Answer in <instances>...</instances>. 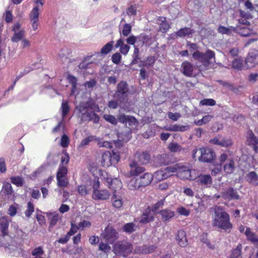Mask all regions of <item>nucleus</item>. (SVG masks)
Here are the masks:
<instances>
[{
    "label": "nucleus",
    "mask_w": 258,
    "mask_h": 258,
    "mask_svg": "<svg viewBox=\"0 0 258 258\" xmlns=\"http://www.w3.org/2000/svg\"><path fill=\"white\" fill-rule=\"evenodd\" d=\"M212 225L225 232H230L233 225L230 221L229 215L221 207L216 206L212 208Z\"/></svg>",
    "instance_id": "obj_1"
},
{
    "label": "nucleus",
    "mask_w": 258,
    "mask_h": 258,
    "mask_svg": "<svg viewBox=\"0 0 258 258\" xmlns=\"http://www.w3.org/2000/svg\"><path fill=\"white\" fill-rule=\"evenodd\" d=\"M133 249V245L130 242L120 240L114 244L112 251L116 255L125 258L132 252Z\"/></svg>",
    "instance_id": "obj_2"
},
{
    "label": "nucleus",
    "mask_w": 258,
    "mask_h": 258,
    "mask_svg": "<svg viewBox=\"0 0 258 258\" xmlns=\"http://www.w3.org/2000/svg\"><path fill=\"white\" fill-rule=\"evenodd\" d=\"M77 109L82 114L81 118L83 120H92L94 123H97L99 121V116L90 110V105L88 102L81 103Z\"/></svg>",
    "instance_id": "obj_3"
},
{
    "label": "nucleus",
    "mask_w": 258,
    "mask_h": 258,
    "mask_svg": "<svg viewBox=\"0 0 258 258\" xmlns=\"http://www.w3.org/2000/svg\"><path fill=\"white\" fill-rule=\"evenodd\" d=\"M215 53L211 50H208L205 53L196 51L192 54V57L197 60L205 66L208 67L212 62V59L215 60Z\"/></svg>",
    "instance_id": "obj_4"
},
{
    "label": "nucleus",
    "mask_w": 258,
    "mask_h": 258,
    "mask_svg": "<svg viewBox=\"0 0 258 258\" xmlns=\"http://www.w3.org/2000/svg\"><path fill=\"white\" fill-rule=\"evenodd\" d=\"M101 236L107 242L110 244H113L119 237L118 232L112 226L109 225L105 228Z\"/></svg>",
    "instance_id": "obj_5"
},
{
    "label": "nucleus",
    "mask_w": 258,
    "mask_h": 258,
    "mask_svg": "<svg viewBox=\"0 0 258 258\" xmlns=\"http://www.w3.org/2000/svg\"><path fill=\"white\" fill-rule=\"evenodd\" d=\"M199 154L198 159L200 161L203 162H211L215 157L214 152L210 148H201L199 149Z\"/></svg>",
    "instance_id": "obj_6"
},
{
    "label": "nucleus",
    "mask_w": 258,
    "mask_h": 258,
    "mask_svg": "<svg viewBox=\"0 0 258 258\" xmlns=\"http://www.w3.org/2000/svg\"><path fill=\"white\" fill-rule=\"evenodd\" d=\"M136 161L141 165H146L151 160V155L149 151H137L135 154Z\"/></svg>",
    "instance_id": "obj_7"
},
{
    "label": "nucleus",
    "mask_w": 258,
    "mask_h": 258,
    "mask_svg": "<svg viewBox=\"0 0 258 258\" xmlns=\"http://www.w3.org/2000/svg\"><path fill=\"white\" fill-rule=\"evenodd\" d=\"M245 62L248 68H252L258 64V50L256 49H251Z\"/></svg>",
    "instance_id": "obj_8"
},
{
    "label": "nucleus",
    "mask_w": 258,
    "mask_h": 258,
    "mask_svg": "<svg viewBox=\"0 0 258 258\" xmlns=\"http://www.w3.org/2000/svg\"><path fill=\"white\" fill-rule=\"evenodd\" d=\"M154 162L158 166H162L173 163L174 160L171 156L167 154H163L155 156L154 157Z\"/></svg>",
    "instance_id": "obj_9"
},
{
    "label": "nucleus",
    "mask_w": 258,
    "mask_h": 258,
    "mask_svg": "<svg viewBox=\"0 0 258 258\" xmlns=\"http://www.w3.org/2000/svg\"><path fill=\"white\" fill-rule=\"evenodd\" d=\"M192 170L189 167L181 164V166L179 171L178 172L177 176L180 179L184 180L194 179V177L191 175Z\"/></svg>",
    "instance_id": "obj_10"
},
{
    "label": "nucleus",
    "mask_w": 258,
    "mask_h": 258,
    "mask_svg": "<svg viewBox=\"0 0 258 258\" xmlns=\"http://www.w3.org/2000/svg\"><path fill=\"white\" fill-rule=\"evenodd\" d=\"M39 8L38 6H35L30 13L29 17L33 29L35 31L38 29L39 21Z\"/></svg>",
    "instance_id": "obj_11"
},
{
    "label": "nucleus",
    "mask_w": 258,
    "mask_h": 258,
    "mask_svg": "<svg viewBox=\"0 0 258 258\" xmlns=\"http://www.w3.org/2000/svg\"><path fill=\"white\" fill-rule=\"evenodd\" d=\"M139 164L135 160H132L130 162L128 165L130 168V174L131 176L138 175L145 171V168L140 166Z\"/></svg>",
    "instance_id": "obj_12"
},
{
    "label": "nucleus",
    "mask_w": 258,
    "mask_h": 258,
    "mask_svg": "<svg viewBox=\"0 0 258 258\" xmlns=\"http://www.w3.org/2000/svg\"><path fill=\"white\" fill-rule=\"evenodd\" d=\"M210 143L214 144L223 147H228L231 146L233 143L232 140L229 138H222L219 137L215 138L210 141Z\"/></svg>",
    "instance_id": "obj_13"
},
{
    "label": "nucleus",
    "mask_w": 258,
    "mask_h": 258,
    "mask_svg": "<svg viewBox=\"0 0 258 258\" xmlns=\"http://www.w3.org/2000/svg\"><path fill=\"white\" fill-rule=\"evenodd\" d=\"M221 197L225 200H238L239 196L236 190L229 187L221 194Z\"/></svg>",
    "instance_id": "obj_14"
},
{
    "label": "nucleus",
    "mask_w": 258,
    "mask_h": 258,
    "mask_svg": "<svg viewBox=\"0 0 258 258\" xmlns=\"http://www.w3.org/2000/svg\"><path fill=\"white\" fill-rule=\"evenodd\" d=\"M196 182L200 185L209 187L212 183V178L209 174H201L196 178Z\"/></svg>",
    "instance_id": "obj_15"
},
{
    "label": "nucleus",
    "mask_w": 258,
    "mask_h": 258,
    "mask_svg": "<svg viewBox=\"0 0 258 258\" xmlns=\"http://www.w3.org/2000/svg\"><path fill=\"white\" fill-rule=\"evenodd\" d=\"M158 214L161 216V220L165 223L169 221L175 216V212L168 209L160 210Z\"/></svg>",
    "instance_id": "obj_16"
},
{
    "label": "nucleus",
    "mask_w": 258,
    "mask_h": 258,
    "mask_svg": "<svg viewBox=\"0 0 258 258\" xmlns=\"http://www.w3.org/2000/svg\"><path fill=\"white\" fill-rule=\"evenodd\" d=\"M175 239L180 246L184 247L187 245V240L184 231L178 230L176 234Z\"/></svg>",
    "instance_id": "obj_17"
},
{
    "label": "nucleus",
    "mask_w": 258,
    "mask_h": 258,
    "mask_svg": "<svg viewBox=\"0 0 258 258\" xmlns=\"http://www.w3.org/2000/svg\"><path fill=\"white\" fill-rule=\"evenodd\" d=\"M110 196V194L106 189H95L93 191L92 197L94 200H105L109 199Z\"/></svg>",
    "instance_id": "obj_18"
},
{
    "label": "nucleus",
    "mask_w": 258,
    "mask_h": 258,
    "mask_svg": "<svg viewBox=\"0 0 258 258\" xmlns=\"http://www.w3.org/2000/svg\"><path fill=\"white\" fill-rule=\"evenodd\" d=\"M181 68L182 69L181 72L184 76L191 77L192 75L194 66L190 62L184 61L181 64Z\"/></svg>",
    "instance_id": "obj_19"
},
{
    "label": "nucleus",
    "mask_w": 258,
    "mask_h": 258,
    "mask_svg": "<svg viewBox=\"0 0 258 258\" xmlns=\"http://www.w3.org/2000/svg\"><path fill=\"white\" fill-rule=\"evenodd\" d=\"M189 128L188 125L173 124L165 126L164 129L170 132H184L188 130Z\"/></svg>",
    "instance_id": "obj_20"
},
{
    "label": "nucleus",
    "mask_w": 258,
    "mask_h": 258,
    "mask_svg": "<svg viewBox=\"0 0 258 258\" xmlns=\"http://www.w3.org/2000/svg\"><path fill=\"white\" fill-rule=\"evenodd\" d=\"M113 98L119 103V106L124 105L128 101V94L115 91L113 95Z\"/></svg>",
    "instance_id": "obj_21"
},
{
    "label": "nucleus",
    "mask_w": 258,
    "mask_h": 258,
    "mask_svg": "<svg viewBox=\"0 0 258 258\" xmlns=\"http://www.w3.org/2000/svg\"><path fill=\"white\" fill-rule=\"evenodd\" d=\"M141 187L149 185L153 180L152 174L149 173H146L143 176L138 178Z\"/></svg>",
    "instance_id": "obj_22"
},
{
    "label": "nucleus",
    "mask_w": 258,
    "mask_h": 258,
    "mask_svg": "<svg viewBox=\"0 0 258 258\" xmlns=\"http://www.w3.org/2000/svg\"><path fill=\"white\" fill-rule=\"evenodd\" d=\"M101 163L103 167H109L112 165L110 152L107 151L102 154Z\"/></svg>",
    "instance_id": "obj_23"
},
{
    "label": "nucleus",
    "mask_w": 258,
    "mask_h": 258,
    "mask_svg": "<svg viewBox=\"0 0 258 258\" xmlns=\"http://www.w3.org/2000/svg\"><path fill=\"white\" fill-rule=\"evenodd\" d=\"M247 239L250 241L256 247H258V237L257 235L251 232L249 228H246L245 232Z\"/></svg>",
    "instance_id": "obj_24"
},
{
    "label": "nucleus",
    "mask_w": 258,
    "mask_h": 258,
    "mask_svg": "<svg viewBox=\"0 0 258 258\" xmlns=\"http://www.w3.org/2000/svg\"><path fill=\"white\" fill-rule=\"evenodd\" d=\"M107 182L108 183V186L114 190L121 188V181L117 178H115L114 179L108 178L107 179Z\"/></svg>",
    "instance_id": "obj_25"
},
{
    "label": "nucleus",
    "mask_w": 258,
    "mask_h": 258,
    "mask_svg": "<svg viewBox=\"0 0 258 258\" xmlns=\"http://www.w3.org/2000/svg\"><path fill=\"white\" fill-rule=\"evenodd\" d=\"M224 172L227 174H232L235 169V162L232 159L228 160L223 166Z\"/></svg>",
    "instance_id": "obj_26"
},
{
    "label": "nucleus",
    "mask_w": 258,
    "mask_h": 258,
    "mask_svg": "<svg viewBox=\"0 0 258 258\" xmlns=\"http://www.w3.org/2000/svg\"><path fill=\"white\" fill-rule=\"evenodd\" d=\"M153 176V179H155L156 181H160L164 180L169 176L166 173L165 170H159L155 172Z\"/></svg>",
    "instance_id": "obj_27"
},
{
    "label": "nucleus",
    "mask_w": 258,
    "mask_h": 258,
    "mask_svg": "<svg viewBox=\"0 0 258 258\" xmlns=\"http://www.w3.org/2000/svg\"><path fill=\"white\" fill-rule=\"evenodd\" d=\"M9 227V222L7 219L5 217L0 218V229L2 232L3 236L8 234V228Z\"/></svg>",
    "instance_id": "obj_28"
},
{
    "label": "nucleus",
    "mask_w": 258,
    "mask_h": 258,
    "mask_svg": "<svg viewBox=\"0 0 258 258\" xmlns=\"http://www.w3.org/2000/svg\"><path fill=\"white\" fill-rule=\"evenodd\" d=\"M112 206L116 208H120L122 207L123 202L121 196L115 194L113 195L111 198Z\"/></svg>",
    "instance_id": "obj_29"
},
{
    "label": "nucleus",
    "mask_w": 258,
    "mask_h": 258,
    "mask_svg": "<svg viewBox=\"0 0 258 258\" xmlns=\"http://www.w3.org/2000/svg\"><path fill=\"white\" fill-rule=\"evenodd\" d=\"M195 32L194 30L191 29L190 28L184 27L181 28L176 33V34L177 36L183 37L187 36H189Z\"/></svg>",
    "instance_id": "obj_30"
},
{
    "label": "nucleus",
    "mask_w": 258,
    "mask_h": 258,
    "mask_svg": "<svg viewBox=\"0 0 258 258\" xmlns=\"http://www.w3.org/2000/svg\"><path fill=\"white\" fill-rule=\"evenodd\" d=\"M127 187L131 190H136L141 188L138 178L131 179L127 183Z\"/></svg>",
    "instance_id": "obj_31"
},
{
    "label": "nucleus",
    "mask_w": 258,
    "mask_h": 258,
    "mask_svg": "<svg viewBox=\"0 0 258 258\" xmlns=\"http://www.w3.org/2000/svg\"><path fill=\"white\" fill-rule=\"evenodd\" d=\"M116 91L123 94H128L129 89L127 83L124 81L120 82L117 86Z\"/></svg>",
    "instance_id": "obj_32"
},
{
    "label": "nucleus",
    "mask_w": 258,
    "mask_h": 258,
    "mask_svg": "<svg viewBox=\"0 0 258 258\" xmlns=\"http://www.w3.org/2000/svg\"><path fill=\"white\" fill-rule=\"evenodd\" d=\"M181 163L176 164L172 166L167 167L164 170L166 173H167L168 175H169V176H170L172 173L176 172L177 175L178 172L179 171L181 166Z\"/></svg>",
    "instance_id": "obj_33"
},
{
    "label": "nucleus",
    "mask_w": 258,
    "mask_h": 258,
    "mask_svg": "<svg viewBox=\"0 0 258 258\" xmlns=\"http://www.w3.org/2000/svg\"><path fill=\"white\" fill-rule=\"evenodd\" d=\"M246 141L248 145L258 144V138L251 131H249L247 133Z\"/></svg>",
    "instance_id": "obj_34"
},
{
    "label": "nucleus",
    "mask_w": 258,
    "mask_h": 258,
    "mask_svg": "<svg viewBox=\"0 0 258 258\" xmlns=\"http://www.w3.org/2000/svg\"><path fill=\"white\" fill-rule=\"evenodd\" d=\"M25 32L23 29H21L20 31L15 32L13 36L11 38L13 42H18L20 40H22L25 36Z\"/></svg>",
    "instance_id": "obj_35"
},
{
    "label": "nucleus",
    "mask_w": 258,
    "mask_h": 258,
    "mask_svg": "<svg viewBox=\"0 0 258 258\" xmlns=\"http://www.w3.org/2000/svg\"><path fill=\"white\" fill-rule=\"evenodd\" d=\"M137 226L133 222L124 224L122 227V230L126 233H131L136 231Z\"/></svg>",
    "instance_id": "obj_36"
},
{
    "label": "nucleus",
    "mask_w": 258,
    "mask_h": 258,
    "mask_svg": "<svg viewBox=\"0 0 258 258\" xmlns=\"http://www.w3.org/2000/svg\"><path fill=\"white\" fill-rule=\"evenodd\" d=\"M232 68L237 70H241L243 67V60L242 58H235L232 62Z\"/></svg>",
    "instance_id": "obj_37"
},
{
    "label": "nucleus",
    "mask_w": 258,
    "mask_h": 258,
    "mask_svg": "<svg viewBox=\"0 0 258 258\" xmlns=\"http://www.w3.org/2000/svg\"><path fill=\"white\" fill-rule=\"evenodd\" d=\"M236 28L238 33L241 36L246 37L250 36L252 34L251 30L246 27H240V26H237Z\"/></svg>",
    "instance_id": "obj_38"
},
{
    "label": "nucleus",
    "mask_w": 258,
    "mask_h": 258,
    "mask_svg": "<svg viewBox=\"0 0 258 258\" xmlns=\"http://www.w3.org/2000/svg\"><path fill=\"white\" fill-rule=\"evenodd\" d=\"M242 245L239 244L235 248L231 251L229 258H238L241 255Z\"/></svg>",
    "instance_id": "obj_39"
},
{
    "label": "nucleus",
    "mask_w": 258,
    "mask_h": 258,
    "mask_svg": "<svg viewBox=\"0 0 258 258\" xmlns=\"http://www.w3.org/2000/svg\"><path fill=\"white\" fill-rule=\"evenodd\" d=\"M47 216L49 217L50 220V226L53 227L57 223L58 219H59V215L58 214H55L53 215L52 213H47Z\"/></svg>",
    "instance_id": "obj_40"
},
{
    "label": "nucleus",
    "mask_w": 258,
    "mask_h": 258,
    "mask_svg": "<svg viewBox=\"0 0 258 258\" xmlns=\"http://www.w3.org/2000/svg\"><path fill=\"white\" fill-rule=\"evenodd\" d=\"M114 42L110 41L105 44L100 50V53L102 54H107L109 53L113 48V44Z\"/></svg>",
    "instance_id": "obj_41"
},
{
    "label": "nucleus",
    "mask_w": 258,
    "mask_h": 258,
    "mask_svg": "<svg viewBox=\"0 0 258 258\" xmlns=\"http://www.w3.org/2000/svg\"><path fill=\"white\" fill-rule=\"evenodd\" d=\"M155 62V58L153 56H150L148 57L145 61L140 62V67H149L153 65Z\"/></svg>",
    "instance_id": "obj_42"
},
{
    "label": "nucleus",
    "mask_w": 258,
    "mask_h": 258,
    "mask_svg": "<svg viewBox=\"0 0 258 258\" xmlns=\"http://www.w3.org/2000/svg\"><path fill=\"white\" fill-rule=\"evenodd\" d=\"M171 152H179L182 149L181 146L176 143H171L168 147Z\"/></svg>",
    "instance_id": "obj_43"
},
{
    "label": "nucleus",
    "mask_w": 258,
    "mask_h": 258,
    "mask_svg": "<svg viewBox=\"0 0 258 258\" xmlns=\"http://www.w3.org/2000/svg\"><path fill=\"white\" fill-rule=\"evenodd\" d=\"M249 181L253 184H256L258 180V175L254 171L250 172L247 175Z\"/></svg>",
    "instance_id": "obj_44"
},
{
    "label": "nucleus",
    "mask_w": 258,
    "mask_h": 258,
    "mask_svg": "<svg viewBox=\"0 0 258 258\" xmlns=\"http://www.w3.org/2000/svg\"><path fill=\"white\" fill-rule=\"evenodd\" d=\"M103 118L106 121L111 123L113 125H116L117 123V119L113 115L105 114L103 115Z\"/></svg>",
    "instance_id": "obj_45"
},
{
    "label": "nucleus",
    "mask_w": 258,
    "mask_h": 258,
    "mask_svg": "<svg viewBox=\"0 0 258 258\" xmlns=\"http://www.w3.org/2000/svg\"><path fill=\"white\" fill-rule=\"evenodd\" d=\"M61 108L62 110V116L64 117L68 113L70 110V107L67 101H62Z\"/></svg>",
    "instance_id": "obj_46"
},
{
    "label": "nucleus",
    "mask_w": 258,
    "mask_h": 258,
    "mask_svg": "<svg viewBox=\"0 0 258 258\" xmlns=\"http://www.w3.org/2000/svg\"><path fill=\"white\" fill-rule=\"evenodd\" d=\"M144 254H148L154 252L156 249V246L154 245H143Z\"/></svg>",
    "instance_id": "obj_47"
},
{
    "label": "nucleus",
    "mask_w": 258,
    "mask_h": 258,
    "mask_svg": "<svg viewBox=\"0 0 258 258\" xmlns=\"http://www.w3.org/2000/svg\"><path fill=\"white\" fill-rule=\"evenodd\" d=\"M68 81L72 85V92H74L77 85V79L72 75H69L67 77Z\"/></svg>",
    "instance_id": "obj_48"
},
{
    "label": "nucleus",
    "mask_w": 258,
    "mask_h": 258,
    "mask_svg": "<svg viewBox=\"0 0 258 258\" xmlns=\"http://www.w3.org/2000/svg\"><path fill=\"white\" fill-rule=\"evenodd\" d=\"M34 211V207L33 204L31 202H29L27 204V209L25 212L26 216L30 217Z\"/></svg>",
    "instance_id": "obj_49"
},
{
    "label": "nucleus",
    "mask_w": 258,
    "mask_h": 258,
    "mask_svg": "<svg viewBox=\"0 0 258 258\" xmlns=\"http://www.w3.org/2000/svg\"><path fill=\"white\" fill-rule=\"evenodd\" d=\"M99 249L105 253H108L110 251L111 247L107 243L100 242L99 244Z\"/></svg>",
    "instance_id": "obj_50"
},
{
    "label": "nucleus",
    "mask_w": 258,
    "mask_h": 258,
    "mask_svg": "<svg viewBox=\"0 0 258 258\" xmlns=\"http://www.w3.org/2000/svg\"><path fill=\"white\" fill-rule=\"evenodd\" d=\"M153 220V216L144 214L140 220V222L141 223L146 224Z\"/></svg>",
    "instance_id": "obj_51"
},
{
    "label": "nucleus",
    "mask_w": 258,
    "mask_h": 258,
    "mask_svg": "<svg viewBox=\"0 0 258 258\" xmlns=\"http://www.w3.org/2000/svg\"><path fill=\"white\" fill-rule=\"evenodd\" d=\"M200 104L202 105L214 106L216 104V101L213 99H204L200 101Z\"/></svg>",
    "instance_id": "obj_52"
},
{
    "label": "nucleus",
    "mask_w": 258,
    "mask_h": 258,
    "mask_svg": "<svg viewBox=\"0 0 258 258\" xmlns=\"http://www.w3.org/2000/svg\"><path fill=\"white\" fill-rule=\"evenodd\" d=\"M132 26L130 24H125L123 27L122 34L124 36H128L131 32Z\"/></svg>",
    "instance_id": "obj_53"
},
{
    "label": "nucleus",
    "mask_w": 258,
    "mask_h": 258,
    "mask_svg": "<svg viewBox=\"0 0 258 258\" xmlns=\"http://www.w3.org/2000/svg\"><path fill=\"white\" fill-rule=\"evenodd\" d=\"M112 165L116 164L120 160L119 154L113 151L110 152Z\"/></svg>",
    "instance_id": "obj_54"
},
{
    "label": "nucleus",
    "mask_w": 258,
    "mask_h": 258,
    "mask_svg": "<svg viewBox=\"0 0 258 258\" xmlns=\"http://www.w3.org/2000/svg\"><path fill=\"white\" fill-rule=\"evenodd\" d=\"M68 170L66 167L60 166L57 172L56 177H65L67 173Z\"/></svg>",
    "instance_id": "obj_55"
},
{
    "label": "nucleus",
    "mask_w": 258,
    "mask_h": 258,
    "mask_svg": "<svg viewBox=\"0 0 258 258\" xmlns=\"http://www.w3.org/2000/svg\"><path fill=\"white\" fill-rule=\"evenodd\" d=\"M44 253V250H43L42 247L39 246L35 249H34L31 254L33 256H41Z\"/></svg>",
    "instance_id": "obj_56"
},
{
    "label": "nucleus",
    "mask_w": 258,
    "mask_h": 258,
    "mask_svg": "<svg viewBox=\"0 0 258 258\" xmlns=\"http://www.w3.org/2000/svg\"><path fill=\"white\" fill-rule=\"evenodd\" d=\"M11 181L13 184L17 185L18 186H21L23 184V180L20 177H12L11 178Z\"/></svg>",
    "instance_id": "obj_57"
},
{
    "label": "nucleus",
    "mask_w": 258,
    "mask_h": 258,
    "mask_svg": "<svg viewBox=\"0 0 258 258\" xmlns=\"http://www.w3.org/2000/svg\"><path fill=\"white\" fill-rule=\"evenodd\" d=\"M57 180V185L59 187H66L68 184V181L65 177H56Z\"/></svg>",
    "instance_id": "obj_58"
},
{
    "label": "nucleus",
    "mask_w": 258,
    "mask_h": 258,
    "mask_svg": "<svg viewBox=\"0 0 258 258\" xmlns=\"http://www.w3.org/2000/svg\"><path fill=\"white\" fill-rule=\"evenodd\" d=\"M78 229V226L75 224L74 222L72 221L71 228L69 232L67 233V235H69V236L71 237V236L74 235L75 233H76Z\"/></svg>",
    "instance_id": "obj_59"
},
{
    "label": "nucleus",
    "mask_w": 258,
    "mask_h": 258,
    "mask_svg": "<svg viewBox=\"0 0 258 258\" xmlns=\"http://www.w3.org/2000/svg\"><path fill=\"white\" fill-rule=\"evenodd\" d=\"M121 56L118 52H116L112 56L111 60L115 64H119L120 62Z\"/></svg>",
    "instance_id": "obj_60"
},
{
    "label": "nucleus",
    "mask_w": 258,
    "mask_h": 258,
    "mask_svg": "<svg viewBox=\"0 0 258 258\" xmlns=\"http://www.w3.org/2000/svg\"><path fill=\"white\" fill-rule=\"evenodd\" d=\"M91 225V224L90 221L83 220L79 223L78 226L79 227V229L83 230L85 227H90Z\"/></svg>",
    "instance_id": "obj_61"
},
{
    "label": "nucleus",
    "mask_w": 258,
    "mask_h": 258,
    "mask_svg": "<svg viewBox=\"0 0 258 258\" xmlns=\"http://www.w3.org/2000/svg\"><path fill=\"white\" fill-rule=\"evenodd\" d=\"M164 199H162L157 202L152 206V210L154 212H155L157 210L159 209L160 208H162L164 204Z\"/></svg>",
    "instance_id": "obj_62"
},
{
    "label": "nucleus",
    "mask_w": 258,
    "mask_h": 258,
    "mask_svg": "<svg viewBox=\"0 0 258 258\" xmlns=\"http://www.w3.org/2000/svg\"><path fill=\"white\" fill-rule=\"evenodd\" d=\"M69 144V139L68 136L66 135H63L61 138V146L62 147H67L68 146Z\"/></svg>",
    "instance_id": "obj_63"
},
{
    "label": "nucleus",
    "mask_w": 258,
    "mask_h": 258,
    "mask_svg": "<svg viewBox=\"0 0 258 258\" xmlns=\"http://www.w3.org/2000/svg\"><path fill=\"white\" fill-rule=\"evenodd\" d=\"M218 31L222 34H229L230 33V30L229 28L223 26H220L218 27Z\"/></svg>",
    "instance_id": "obj_64"
}]
</instances>
